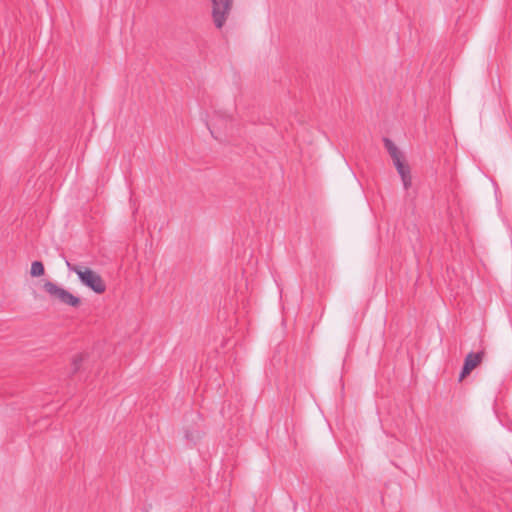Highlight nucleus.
Returning <instances> with one entry per match:
<instances>
[{
  "label": "nucleus",
  "mask_w": 512,
  "mask_h": 512,
  "mask_svg": "<svg viewBox=\"0 0 512 512\" xmlns=\"http://www.w3.org/2000/svg\"><path fill=\"white\" fill-rule=\"evenodd\" d=\"M66 265L70 271H73L78 275L83 285L89 287L91 290L98 294L105 292L106 285L98 273L89 268L73 265L69 261H66Z\"/></svg>",
  "instance_id": "obj_1"
},
{
  "label": "nucleus",
  "mask_w": 512,
  "mask_h": 512,
  "mask_svg": "<svg viewBox=\"0 0 512 512\" xmlns=\"http://www.w3.org/2000/svg\"><path fill=\"white\" fill-rule=\"evenodd\" d=\"M43 289L53 301H57L60 304L70 307H78L81 304V299L79 297L73 295L68 290L58 286L54 282H45Z\"/></svg>",
  "instance_id": "obj_2"
},
{
  "label": "nucleus",
  "mask_w": 512,
  "mask_h": 512,
  "mask_svg": "<svg viewBox=\"0 0 512 512\" xmlns=\"http://www.w3.org/2000/svg\"><path fill=\"white\" fill-rule=\"evenodd\" d=\"M234 0H211V15L217 29H221L229 18Z\"/></svg>",
  "instance_id": "obj_3"
},
{
  "label": "nucleus",
  "mask_w": 512,
  "mask_h": 512,
  "mask_svg": "<svg viewBox=\"0 0 512 512\" xmlns=\"http://www.w3.org/2000/svg\"><path fill=\"white\" fill-rule=\"evenodd\" d=\"M484 352H470L467 354L464 360V365L462 371L459 375V380L462 381L466 376H468L472 370H474L483 360Z\"/></svg>",
  "instance_id": "obj_4"
},
{
  "label": "nucleus",
  "mask_w": 512,
  "mask_h": 512,
  "mask_svg": "<svg viewBox=\"0 0 512 512\" xmlns=\"http://www.w3.org/2000/svg\"><path fill=\"white\" fill-rule=\"evenodd\" d=\"M393 164L401 177L404 188L406 190L409 189L412 185V177L409 165L405 162L404 159L397 160L396 162H393Z\"/></svg>",
  "instance_id": "obj_5"
},
{
  "label": "nucleus",
  "mask_w": 512,
  "mask_h": 512,
  "mask_svg": "<svg viewBox=\"0 0 512 512\" xmlns=\"http://www.w3.org/2000/svg\"><path fill=\"white\" fill-rule=\"evenodd\" d=\"M383 142L393 162L404 159L402 152L398 149V147L394 144V142L391 139L385 137L383 138Z\"/></svg>",
  "instance_id": "obj_6"
},
{
  "label": "nucleus",
  "mask_w": 512,
  "mask_h": 512,
  "mask_svg": "<svg viewBox=\"0 0 512 512\" xmlns=\"http://www.w3.org/2000/svg\"><path fill=\"white\" fill-rule=\"evenodd\" d=\"M44 273H45V269H44V265L42 262H40V261L32 262L31 270H30V274L32 277H40V276L44 275Z\"/></svg>",
  "instance_id": "obj_7"
},
{
  "label": "nucleus",
  "mask_w": 512,
  "mask_h": 512,
  "mask_svg": "<svg viewBox=\"0 0 512 512\" xmlns=\"http://www.w3.org/2000/svg\"><path fill=\"white\" fill-rule=\"evenodd\" d=\"M83 359H84L83 355H81V354L74 356V358L72 360V372L73 373H76L80 369Z\"/></svg>",
  "instance_id": "obj_8"
}]
</instances>
